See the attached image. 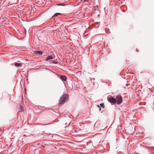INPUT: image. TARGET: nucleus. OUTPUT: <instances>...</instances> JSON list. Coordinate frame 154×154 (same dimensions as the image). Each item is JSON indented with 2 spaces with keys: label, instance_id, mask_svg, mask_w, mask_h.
<instances>
[{
  "label": "nucleus",
  "instance_id": "obj_7",
  "mask_svg": "<svg viewBox=\"0 0 154 154\" xmlns=\"http://www.w3.org/2000/svg\"><path fill=\"white\" fill-rule=\"evenodd\" d=\"M61 78L64 81H65L66 79V77L64 75H62Z\"/></svg>",
  "mask_w": 154,
  "mask_h": 154
},
{
  "label": "nucleus",
  "instance_id": "obj_9",
  "mask_svg": "<svg viewBox=\"0 0 154 154\" xmlns=\"http://www.w3.org/2000/svg\"><path fill=\"white\" fill-rule=\"evenodd\" d=\"M100 105L103 108L105 107V106L103 103H101L100 104Z\"/></svg>",
  "mask_w": 154,
  "mask_h": 154
},
{
  "label": "nucleus",
  "instance_id": "obj_4",
  "mask_svg": "<svg viewBox=\"0 0 154 154\" xmlns=\"http://www.w3.org/2000/svg\"><path fill=\"white\" fill-rule=\"evenodd\" d=\"M34 53L37 55H41L42 54V52L41 51H34Z\"/></svg>",
  "mask_w": 154,
  "mask_h": 154
},
{
  "label": "nucleus",
  "instance_id": "obj_8",
  "mask_svg": "<svg viewBox=\"0 0 154 154\" xmlns=\"http://www.w3.org/2000/svg\"><path fill=\"white\" fill-rule=\"evenodd\" d=\"M61 14L60 13H56L53 16V17H57L58 15H60V14Z\"/></svg>",
  "mask_w": 154,
  "mask_h": 154
},
{
  "label": "nucleus",
  "instance_id": "obj_5",
  "mask_svg": "<svg viewBox=\"0 0 154 154\" xmlns=\"http://www.w3.org/2000/svg\"><path fill=\"white\" fill-rule=\"evenodd\" d=\"M14 65L16 67H20L22 66V64L20 63H16L14 64Z\"/></svg>",
  "mask_w": 154,
  "mask_h": 154
},
{
  "label": "nucleus",
  "instance_id": "obj_11",
  "mask_svg": "<svg viewBox=\"0 0 154 154\" xmlns=\"http://www.w3.org/2000/svg\"><path fill=\"white\" fill-rule=\"evenodd\" d=\"M58 5H62V6H65V5L64 4H58Z\"/></svg>",
  "mask_w": 154,
  "mask_h": 154
},
{
  "label": "nucleus",
  "instance_id": "obj_12",
  "mask_svg": "<svg viewBox=\"0 0 154 154\" xmlns=\"http://www.w3.org/2000/svg\"><path fill=\"white\" fill-rule=\"evenodd\" d=\"M98 107L100 108V110L101 109V108L99 105H97V106Z\"/></svg>",
  "mask_w": 154,
  "mask_h": 154
},
{
  "label": "nucleus",
  "instance_id": "obj_2",
  "mask_svg": "<svg viewBox=\"0 0 154 154\" xmlns=\"http://www.w3.org/2000/svg\"><path fill=\"white\" fill-rule=\"evenodd\" d=\"M116 102L118 104H120L122 102V98L120 95L116 97Z\"/></svg>",
  "mask_w": 154,
  "mask_h": 154
},
{
  "label": "nucleus",
  "instance_id": "obj_3",
  "mask_svg": "<svg viewBox=\"0 0 154 154\" xmlns=\"http://www.w3.org/2000/svg\"><path fill=\"white\" fill-rule=\"evenodd\" d=\"M108 101L111 103H116V99L113 97L110 98L108 99Z\"/></svg>",
  "mask_w": 154,
  "mask_h": 154
},
{
  "label": "nucleus",
  "instance_id": "obj_10",
  "mask_svg": "<svg viewBox=\"0 0 154 154\" xmlns=\"http://www.w3.org/2000/svg\"><path fill=\"white\" fill-rule=\"evenodd\" d=\"M88 0H85L84 1V2L85 3H86V2H88Z\"/></svg>",
  "mask_w": 154,
  "mask_h": 154
},
{
  "label": "nucleus",
  "instance_id": "obj_6",
  "mask_svg": "<svg viewBox=\"0 0 154 154\" xmlns=\"http://www.w3.org/2000/svg\"><path fill=\"white\" fill-rule=\"evenodd\" d=\"M53 59V57L51 56H48L46 59L47 60H48L50 59Z\"/></svg>",
  "mask_w": 154,
  "mask_h": 154
},
{
  "label": "nucleus",
  "instance_id": "obj_1",
  "mask_svg": "<svg viewBox=\"0 0 154 154\" xmlns=\"http://www.w3.org/2000/svg\"><path fill=\"white\" fill-rule=\"evenodd\" d=\"M68 98V97L67 94L63 95L60 98L59 104H63L65 101L67 100Z\"/></svg>",
  "mask_w": 154,
  "mask_h": 154
}]
</instances>
